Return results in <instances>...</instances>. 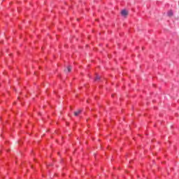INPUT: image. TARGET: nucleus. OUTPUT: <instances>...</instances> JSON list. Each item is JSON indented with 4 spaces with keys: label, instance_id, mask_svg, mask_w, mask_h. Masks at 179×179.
<instances>
[{
    "label": "nucleus",
    "instance_id": "obj_1",
    "mask_svg": "<svg viewBox=\"0 0 179 179\" xmlns=\"http://www.w3.org/2000/svg\"><path fill=\"white\" fill-rule=\"evenodd\" d=\"M121 15L122 16H124V17H127V16H128V11H127V10H123L121 12Z\"/></svg>",
    "mask_w": 179,
    "mask_h": 179
},
{
    "label": "nucleus",
    "instance_id": "obj_2",
    "mask_svg": "<svg viewBox=\"0 0 179 179\" xmlns=\"http://www.w3.org/2000/svg\"><path fill=\"white\" fill-rule=\"evenodd\" d=\"M80 113H82V110H78L77 111L74 112V115L76 117H78V115H79V114H80Z\"/></svg>",
    "mask_w": 179,
    "mask_h": 179
},
{
    "label": "nucleus",
    "instance_id": "obj_3",
    "mask_svg": "<svg viewBox=\"0 0 179 179\" xmlns=\"http://www.w3.org/2000/svg\"><path fill=\"white\" fill-rule=\"evenodd\" d=\"M71 71H72V67H71V66H69L67 67V69H66V70H64V72L68 73V72H71Z\"/></svg>",
    "mask_w": 179,
    "mask_h": 179
},
{
    "label": "nucleus",
    "instance_id": "obj_5",
    "mask_svg": "<svg viewBox=\"0 0 179 179\" xmlns=\"http://www.w3.org/2000/svg\"><path fill=\"white\" fill-rule=\"evenodd\" d=\"M100 80V76H96V77L95 78V80Z\"/></svg>",
    "mask_w": 179,
    "mask_h": 179
},
{
    "label": "nucleus",
    "instance_id": "obj_4",
    "mask_svg": "<svg viewBox=\"0 0 179 179\" xmlns=\"http://www.w3.org/2000/svg\"><path fill=\"white\" fill-rule=\"evenodd\" d=\"M168 16H169L170 17H171V16H173V11L169 10V11L168 12Z\"/></svg>",
    "mask_w": 179,
    "mask_h": 179
}]
</instances>
